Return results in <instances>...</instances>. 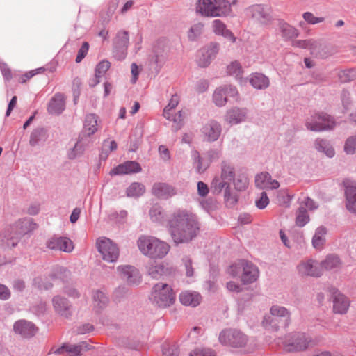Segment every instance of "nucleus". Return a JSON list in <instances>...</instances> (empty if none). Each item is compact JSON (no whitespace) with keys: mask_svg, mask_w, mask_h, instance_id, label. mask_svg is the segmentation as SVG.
I'll return each mask as SVG.
<instances>
[{"mask_svg":"<svg viewBox=\"0 0 356 356\" xmlns=\"http://www.w3.org/2000/svg\"><path fill=\"white\" fill-rule=\"evenodd\" d=\"M113 343L120 348H126L137 351L140 350L144 347L143 342L136 339V337L128 336L125 333L115 336L113 339Z\"/></svg>","mask_w":356,"mask_h":356,"instance_id":"obj_14","label":"nucleus"},{"mask_svg":"<svg viewBox=\"0 0 356 356\" xmlns=\"http://www.w3.org/2000/svg\"><path fill=\"white\" fill-rule=\"evenodd\" d=\"M196 10L204 17H221L230 11L227 0H198Z\"/></svg>","mask_w":356,"mask_h":356,"instance_id":"obj_4","label":"nucleus"},{"mask_svg":"<svg viewBox=\"0 0 356 356\" xmlns=\"http://www.w3.org/2000/svg\"><path fill=\"white\" fill-rule=\"evenodd\" d=\"M35 225L30 219H23L6 227L0 233V246L3 249L15 247L21 236L33 229Z\"/></svg>","mask_w":356,"mask_h":356,"instance_id":"obj_2","label":"nucleus"},{"mask_svg":"<svg viewBox=\"0 0 356 356\" xmlns=\"http://www.w3.org/2000/svg\"><path fill=\"white\" fill-rule=\"evenodd\" d=\"M92 299L94 302V309L97 313L101 312L108 304L109 299L105 293L100 290L93 292Z\"/></svg>","mask_w":356,"mask_h":356,"instance_id":"obj_36","label":"nucleus"},{"mask_svg":"<svg viewBox=\"0 0 356 356\" xmlns=\"http://www.w3.org/2000/svg\"><path fill=\"white\" fill-rule=\"evenodd\" d=\"M222 132L221 124L214 120L207 122L202 128V133L209 142L216 141Z\"/></svg>","mask_w":356,"mask_h":356,"instance_id":"obj_20","label":"nucleus"},{"mask_svg":"<svg viewBox=\"0 0 356 356\" xmlns=\"http://www.w3.org/2000/svg\"><path fill=\"white\" fill-rule=\"evenodd\" d=\"M326 232V228L323 226L316 229L315 234L312 238V244L316 249H321L323 248L325 242V235Z\"/></svg>","mask_w":356,"mask_h":356,"instance_id":"obj_44","label":"nucleus"},{"mask_svg":"<svg viewBox=\"0 0 356 356\" xmlns=\"http://www.w3.org/2000/svg\"><path fill=\"white\" fill-rule=\"evenodd\" d=\"M13 330L24 338H30L35 334L37 327L32 322L21 319L14 323Z\"/></svg>","mask_w":356,"mask_h":356,"instance_id":"obj_18","label":"nucleus"},{"mask_svg":"<svg viewBox=\"0 0 356 356\" xmlns=\"http://www.w3.org/2000/svg\"><path fill=\"white\" fill-rule=\"evenodd\" d=\"M310 220L307 209L300 206L296 211V225L299 227H304Z\"/></svg>","mask_w":356,"mask_h":356,"instance_id":"obj_46","label":"nucleus"},{"mask_svg":"<svg viewBox=\"0 0 356 356\" xmlns=\"http://www.w3.org/2000/svg\"><path fill=\"white\" fill-rule=\"evenodd\" d=\"M325 291L328 293L330 300H332L334 312L340 314H346L350 306L348 298L332 285L326 286Z\"/></svg>","mask_w":356,"mask_h":356,"instance_id":"obj_8","label":"nucleus"},{"mask_svg":"<svg viewBox=\"0 0 356 356\" xmlns=\"http://www.w3.org/2000/svg\"><path fill=\"white\" fill-rule=\"evenodd\" d=\"M248 15L261 24L268 25L273 21L272 10L268 5L255 4L248 8Z\"/></svg>","mask_w":356,"mask_h":356,"instance_id":"obj_11","label":"nucleus"},{"mask_svg":"<svg viewBox=\"0 0 356 356\" xmlns=\"http://www.w3.org/2000/svg\"><path fill=\"white\" fill-rule=\"evenodd\" d=\"M310 54L316 58H325L330 55L327 47L321 42L313 40L310 47Z\"/></svg>","mask_w":356,"mask_h":356,"instance_id":"obj_33","label":"nucleus"},{"mask_svg":"<svg viewBox=\"0 0 356 356\" xmlns=\"http://www.w3.org/2000/svg\"><path fill=\"white\" fill-rule=\"evenodd\" d=\"M168 230L176 244L188 243L200 232V223L195 215L186 210H178L168 220Z\"/></svg>","mask_w":356,"mask_h":356,"instance_id":"obj_1","label":"nucleus"},{"mask_svg":"<svg viewBox=\"0 0 356 356\" xmlns=\"http://www.w3.org/2000/svg\"><path fill=\"white\" fill-rule=\"evenodd\" d=\"M250 83L256 89L264 90L269 86V79L261 73L252 74L249 79Z\"/></svg>","mask_w":356,"mask_h":356,"instance_id":"obj_37","label":"nucleus"},{"mask_svg":"<svg viewBox=\"0 0 356 356\" xmlns=\"http://www.w3.org/2000/svg\"><path fill=\"white\" fill-rule=\"evenodd\" d=\"M227 72L231 75H235L237 78H241L243 68L238 61L232 62L227 67Z\"/></svg>","mask_w":356,"mask_h":356,"instance_id":"obj_59","label":"nucleus"},{"mask_svg":"<svg viewBox=\"0 0 356 356\" xmlns=\"http://www.w3.org/2000/svg\"><path fill=\"white\" fill-rule=\"evenodd\" d=\"M339 79L342 83L352 81L356 79V71L354 69L341 70L339 73Z\"/></svg>","mask_w":356,"mask_h":356,"instance_id":"obj_56","label":"nucleus"},{"mask_svg":"<svg viewBox=\"0 0 356 356\" xmlns=\"http://www.w3.org/2000/svg\"><path fill=\"white\" fill-rule=\"evenodd\" d=\"M187 115L186 111L181 110L175 115H174L172 120L174 122V124L172 126V130L173 131H177L181 129L184 126V119Z\"/></svg>","mask_w":356,"mask_h":356,"instance_id":"obj_53","label":"nucleus"},{"mask_svg":"<svg viewBox=\"0 0 356 356\" xmlns=\"http://www.w3.org/2000/svg\"><path fill=\"white\" fill-rule=\"evenodd\" d=\"M142 133L140 130L135 129L129 136L130 150L136 152L142 143Z\"/></svg>","mask_w":356,"mask_h":356,"instance_id":"obj_52","label":"nucleus"},{"mask_svg":"<svg viewBox=\"0 0 356 356\" xmlns=\"http://www.w3.org/2000/svg\"><path fill=\"white\" fill-rule=\"evenodd\" d=\"M154 62L161 68L167 59V53L163 44L158 43L154 48Z\"/></svg>","mask_w":356,"mask_h":356,"instance_id":"obj_42","label":"nucleus"},{"mask_svg":"<svg viewBox=\"0 0 356 356\" xmlns=\"http://www.w3.org/2000/svg\"><path fill=\"white\" fill-rule=\"evenodd\" d=\"M247 113L246 108L235 107L227 111L226 120L230 124H238L245 120Z\"/></svg>","mask_w":356,"mask_h":356,"instance_id":"obj_28","label":"nucleus"},{"mask_svg":"<svg viewBox=\"0 0 356 356\" xmlns=\"http://www.w3.org/2000/svg\"><path fill=\"white\" fill-rule=\"evenodd\" d=\"M345 187V206L351 213L356 215V184L349 180L343 181Z\"/></svg>","mask_w":356,"mask_h":356,"instance_id":"obj_15","label":"nucleus"},{"mask_svg":"<svg viewBox=\"0 0 356 356\" xmlns=\"http://www.w3.org/2000/svg\"><path fill=\"white\" fill-rule=\"evenodd\" d=\"M65 108V97L61 93H56L48 104L47 111L51 115H60Z\"/></svg>","mask_w":356,"mask_h":356,"instance_id":"obj_26","label":"nucleus"},{"mask_svg":"<svg viewBox=\"0 0 356 356\" xmlns=\"http://www.w3.org/2000/svg\"><path fill=\"white\" fill-rule=\"evenodd\" d=\"M149 275L154 279H159L164 276L175 274L176 269L168 263L152 261L146 266Z\"/></svg>","mask_w":356,"mask_h":356,"instance_id":"obj_12","label":"nucleus"},{"mask_svg":"<svg viewBox=\"0 0 356 356\" xmlns=\"http://www.w3.org/2000/svg\"><path fill=\"white\" fill-rule=\"evenodd\" d=\"M224 200L228 207H233L238 202V195L231 191V186L224 192Z\"/></svg>","mask_w":356,"mask_h":356,"instance_id":"obj_54","label":"nucleus"},{"mask_svg":"<svg viewBox=\"0 0 356 356\" xmlns=\"http://www.w3.org/2000/svg\"><path fill=\"white\" fill-rule=\"evenodd\" d=\"M232 181L235 189L238 191H245L249 184L248 178L243 175H238L236 179L234 178V181Z\"/></svg>","mask_w":356,"mask_h":356,"instance_id":"obj_55","label":"nucleus"},{"mask_svg":"<svg viewBox=\"0 0 356 356\" xmlns=\"http://www.w3.org/2000/svg\"><path fill=\"white\" fill-rule=\"evenodd\" d=\"M179 353V350L177 346L163 345V356H178Z\"/></svg>","mask_w":356,"mask_h":356,"instance_id":"obj_63","label":"nucleus"},{"mask_svg":"<svg viewBox=\"0 0 356 356\" xmlns=\"http://www.w3.org/2000/svg\"><path fill=\"white\" fill-rule=\"evenodd\" d=\"M129 42L128 31H121L116 34L113 42V56L116 60H122L126 58Z\"/></svg>","mask_w":356,"mask_h":356,"instance_id":"obj_10","label":"nucleus"},{"mask_svg":"<svg viewBox=\"0 0 356 356\" xmlns=\"http://www.w3.org/2000/svg\"><path fill=\"white\" fill-rule=\"evenodd\" d=\"M312 342V338L304 332H293L286 337L284 349L286 352H298L306 350Z\"/></svg>","mask_w":356,"mask_h":356,"instance_id":"obj_7","label":"nucleus"},{"mask_svg":"<svg viewBox=\"0 0 356 356\" xmlns=\"http://www.w3.org/2000/svg\"><path fill=\"white\" fill-rule=\"evenodd\" d=\"M298 270L302 275L318 277L322 275L320 262L314 259L302 261L298 266Z\"/></svg>","mask_w":356,"mask_h":356,"instance_id":"obj_16","label":"nucleus"},{"mask_svg":"<svg viewBox=\"0 0 356 356\" xmlns=\"http://www.w3.org/2000/svg\"><path fill=\"white\" fill-rule=\"evenodd\" d=\"M220 177L228 181L229 183L234 181L236 176L235 168L230 162L223 161L221 163Z\"/></svg>","mask_w":356,"mask_h":356,"instance_id":"obj_39","label":"nucleus"},{"mask_svg":"<svg viewBox=\"0 0 356 356\" xmlns=\"http://www.w3.org/2000/svg\"><path fill=\"white\" fill-rule=\"evenodd\" d=\"M121 277L129 284H138L140 282V276L138 270L133 266H120L117 268Z\"/></svg>","mask_w":356,"mask_h":356,"instance_id":"obj_22","label":"nucleus"},{"mask_svg":"<svg viewBox=\"0 0 356 356\" xmlns=\"http://www.w3.org/2000/svg\"><path fill=\"white\" fill-rule=\"evenodd\" d=\"M48 138L47 130L43 127H38L34 129L31 135L29 144L32 147L44 143Z\"/></svg>","mask_w":356,"mask_h":356,"instance_id":"obj_35","label":"nucleus"},{"mask_svg":"<svg viewBox=\"0 0 356 356\" xmlns=\"http://www.w3.org/2000/svg\"><path fill=\"white\" fill-rule=\"evenodd\" d=\"M110 67L111 63L108 60H102L97 64L95 72L103 78L106 72L109 70Z\"/></svg>","mask_w":356,"mask_h":356,"instance_id":"obj_61","label":"nucleus"},{"mask_svg":"<svg viewBox=\"0 0 356 356\" xmlns=\"http://www.w3.org/2000/svg\"><path fill=\"white\" fill-rule=\"evenodd\" d=\"M175 293L172 288L165 283H157L154 285L149 297L152 303L158 307L166 308L175 302Z\"/></svg>","mask_w":356,"mask_h":356,"instance_id":"obj_5","label":"nucleus"},{"mask_svg":"<svg viewBox=\"0 0 356 356\" xmlns=\"http://www.w3.org/2000/svg\"><path fill=\"white\" fill-rule=\"evenodd\" d=\"M194 158V165L198 173H203L209 166L208 161H204L200 156L197 151H195L193 154Z\"/></svg>","mask_w":356,"mask_h":356,"instance_id":"obj_49","label":"nucleus"},{"mask_svg":"<svg viewBox=\"0 0 356 356\" xmlns=\"http://www.w3.org/2000/svg\"><path fill=\"white\" fill-rule=\"evenodd\" d=\"M229 186L230 183L228 181L216 176L211 183L210 188L213 194L220 195L222 191L225 192Z\"/></svg>","mask_w":356,"mask_h":356,"instance_id":"obj_38","label":"nucleus"},{"mask_svg":"<svg viewBox=\"0 0 356 356\" xmlns=\"http://www.w3.org/2000/svg\"><path fill=\"white\" fill-rule=\"evenodd\" d=\"M215 352L211 348H195L190 353V356H215Z\"/></svg>","mask_w":356,"mask_h":356,"instance_id":"obj_64","label":"nucleus"},{"mask_svg":"<svg viewBox=\"0 0 356 356\" xmlns=\"http://www.w3.org/2000/svg\"><path fill=\"white\" fill-rule=\"evenodd\" d=\"M314 122H306L305 126L308 130L312 131H323L332 130L336 122L334 118L326 113H318L314 117Z\"/></svg>","mask_w":356,"mask_h":356,"instance_id":"obj_9","label":"nucleus"},{"mask_svg":"<svg viewBox=\"0 0 356 356\" xmlns=\"http://www.w3.org/2000/svg\"><path fill=\"white\" fill-rule=\"evenodd\" d=\"M213 32L216 35H222L232 42H235L236 37L230 30L227 29L226 25L220 19H216L213 22Z\"/></svg>","mask_w":356,"mask_h":356,"instance_id":"obj_30","label":"nucleus"},{"mask_svg":"<svg viewBox=\"0 0 356 356\" xmlns=\"http://www.w3.org/2000/svg\"><path fill=\"white\" fill-rule=\"evenodd\" d=\"M149 214L152 221L162 223L165 221L166 213L161 206L158 204H154L149 211Z\"/></svg>","mask_w":356,"mask_h":356,"instance_id":"obj_43","label":"nucleus"},{"mask_svg":"<svg viewBox=\"0 0 356 356\" xmlns=\"http://www.w3.org/2000/svg\"><path fill=\"white\" fill-rule=\"evenodd\" d=\"M54 309L59 315L69 318L72 314V305L67 299L61 296H55L52 299Z\"/></svg>","mask_w":356,"mask_h":356,"instance_id":"obj_23","label":"nucleus"},{"mask_svg":"<svg viewBox=\"0 0 356 356\" xmlns=\"http://www.w3.org/2000/svg\"><path fill=\"white\" fill-rule=\"evenodd\" d=\"M204 24L201 22L193 24L188 31V38L190 41H196L203 32Z\"/></svg>","mask_w":356,"mask_h":356,"instance_id":"obj_50","label":"nucleus"},{"mask_svg":"<svg viewBox=\"0 0 356 356\" xmlns=\"http://www.w3.org/2000/svg\"><path fill=\"white\" fill-rule=\"evenodd\" d=\"M45 246L51 250L61 251L66 253L72 252L74 248V243L70 238L56 236L48 238L45 243Z\"/></svg>","mask_w":356,"mask_h":356,"instance_id":"obj_13","label":"nucleus"},{"mask_svg":"<svg viewBox=\"0 0 356 356\" xmlns=\"http://www.w3.org/2000/svg\"><path fill=\"white\" fill-rule=\"evenodd\" d=\"M279 27L282 36L285 40H292L299 35L298 31L295 27L283 21L280 22Z\"/></svg>","mask_w":356,"mask_h":356,"instance_id":"obj_40","label":"nucleus"},{"mask_svg":"<svg viewBox=\"0 0 356 356\" xmlns=\"http://www.w3.org/2000/svg\"><path fill=\"white\" fill-rule=\"evenodd\" d=\"M270 314L282 320V326H289L291 323V313L282 306L273 305L270 309Z\"/></svg>","mask_w":356,"mask_h":356,"instance_id":"obj_29","label":"nucleus"},{"mask_svg":"<svg viewBox=\"0 0 356 356\" xmlns=\"http://www.w3.org/2000/svg\"><path fill=\"white\" fill-rule=\"evenodd\" d=\"M138 246L140 252L153 259L164 257L170 250V245L156 238L142 236L138 240Z\"/></svg>","mask_w":356,"mask_h":356,"instance_id":"obj_3","label":"nucleus"},{"mask_svg":"<svg viewBox=\"0 0 356 356\" xmlns=\"http://www.w3.org/2000/svg\"><path fill=\"white\" fill-rule=\"evenodd\" d=\"M213 101L218 106H223L227 103L226 91L222 87L216 89L213 95Z\"/></svg>","mask_w":356,"mask_h":356,"instance_id":"obj_51","label":"nucleus"},{"mask_svg":"<svg viewBox=\"0 0 356 356\" xmlns=\"http://www.w3.org/2000/svg\"><path fill=\"white\" fill-rule=\"evenodd\" d=\"M282 320L278 318L276 316H273L270 314V316H266L264 317L262 324L266 330L270 332H276L279 330L280 327H286L287 326H282Z\"/></svg>","mask_w":356,"mask_h":356,"instance_id":"obj_41","label":"nucleus"},{"mask_svg":"<svg viewBox=\"0 0 356 356\" xmlns=\"http://www.w3.org/2000/svg\"><path fill=\"white\" fill-rule=\"evenodd\" d=\"M322 273L324 270H337L341 266V261L339 256L334 254H328L324 260L320 262Z\"/></svg>","mask_w":356,"mask_h":356,"instance_id":"obj_34","label":"nucleus"},{"mask_svg":"<svg viewBox=\"0 0 356 356\" xmlns=\"http://www.w3.org/2000/svg\"><path fill=\"white\" fill-rule=\"evenodd\" d=\"M241 280L243 284H248L254 282L259 277L258 268L251 261L243 259Z\"/></svg>","mask_w":356,"mask_h":356,"instance_id":"obj_17","label":"nucleus"},{"mask_svg":"<svg viewBox=\"0 0 356 356\" xmlns=\"http://www.w3.org/2000/svg\"><path fill=\"white\" fill-rule=\"evenodd\" d=\"M242 264H243V259L232 264L229 268V273L234 277L241 276L243 270Z\"/></svg>","mask_w":356,"mask_h":356,"instance_id":"obj_62","label":"nucleus"},{"mask_svg":"<svg viewBox=\"0 0 356 356\" xmlns=\"http://www.w3.org/2000/svg\"><path fill=\"white\" fill-rule=\"evenodd\" d=\"M201 300V296L196 292L185 291L179 295L181 303L186 306L195 307L200 305Z\"/></svg>","mask_w":356,"mask_h":356,"instance_id":"obj_31","label":"nucleus"},{"mask_svg":"<svg viewBox=\"0 0 356 356\" xmlns=\"http://www.w3.org/2000/svg\"><path fill=\"white\" fill-rule=\"evenodd\" d=\"M218 339L222 345L239 348L247 344L248 337L241 330L228 328L220 332Z\"/></svg>","mask_w":356,"mask_h":356,"instance_id":"obj_6","label":"nucleus"},{"mask_svg":"<svg viewBox=\"0 0 356 356\" xmlns=\"http://www.w3.org/2000/svg\"><path fill=\"white\" fill-rule=\"evenodd\" d=\"M145 192V187L142 183L134 182L127 188L126 193L128 197H139Z\"/></svg>","mask_w":356,"mask_h":356,"instance_id":"obj_45","label":"nucleus"},{"mask_svg":"<svg viewBox=\"0 0 356 356\" xmlns=\"http://www.w3.org/2000/svg\"><path fill=\"white\" fill-rule=\"evenodd\" d=\"M142 171L140 165L135 161H127L113 169V175H127Z\"/></svg>","mask_w":356,"mask_h":356,"instance_id":"obj_25","label":"nucleus"},{"mask_svg":"<svg viewBox=\"0 0 356 356\" xmlns=\"http://www.w3.org/2000/svg\"><path fill=\"white\" fill-rule=\"evenodd\" d=\"M220 49V45L218 42H211L207 47L202 48V52H205L207 57H210L212 60H213L217 54L218 53Z\"/></svg>","mask_w":356,"mask_h":356,"instance_id":"obj_57","label":"nucleus"},{"mask_svg":"<svg viewBox=\"0 0 356 356\" xmlns=\"http://www.w3.org/2000/svg\"><path fill=\"white\" fill-rule=\"evenodd\" d=\"M271 180V175L267 172H261L255 177V186L257 188L265 189L269 187V181Z\"/></svg>","mask_w":356,"mask_h":356,"instance_id":"obj_47","label":"nucleus"},{"mask_svg":"<svg viewBox=\"0 0 356 356\" xmlns=\"http://www.w3.org/2000/svg\"><path fill=\"white\" fill-rule=\"evenodd\" d=\"M88 349L86 342L79 344L63 343L60 347L56 348L54 353L56 355H63L68 356H79L83 350Z\"/></svg>","mask_w":356,"mask_h":356,"instance_id":"obj_21","label":"nucleus"},{"mask_svg":"<svg viewBox=\"0 0 356 356\" xmlns=\"http://www.w3.org/2000/svg\"><path fill=\"white\" fill-rule=\"evenodd\" d=\"M152 192L159 199L168 200L177 194V189L169 184L156 182L154 184Z\"/></svg>","mask_w":356,"mask_h":356,"instance_id":"obj_19","label":"nucleus"},{"mask_svg":"<svg viewBox=\"0 0 356 356\" xmlns=\"http://www.w3.org/2000/svg\"><path fill=\"white\" fill-rule=\"evenodd\" d=\"M344 151L347 154H354L356 152V136H351L346 139Z\"/></svg>","mask_w":356,"mask_h":356,"instance_id":"obj_60","label":"nucleus"},{"mask_svg":"<svg viewBox=\"0 0 356 356\" xmlns=\"http://www.w3.org/2000/svg\"><path fill=\"white\" fill-rule=\"evenodd\" d=\"M95 246L102 259L111 263V240L100 236L97 238Z\"/></svg>","mask_w":356,"mask_h":356,"instance_id":"obj_24","label":"nucleus"},{"mask_svg":"<svg viewBox=\"0 0 356 356\" xmlns=\"http://www.w3.org/2000/svg\"><path fill=\"white\" fill-rule=\"evenodd\" d=\"M50 277L52 280L59 279L63 282H66L70 277V271L65 267L56 266Z\"/></svg>","mask_w":356,"mask_h":356,"instance_id":"obj_48","label":"nucleus"},{"mask_svg":"<svg viewBox=\"0 0 356 356\" xmlns=\"http://www.w3.org/2000/svg\"><path fill=\"white\" fill-rule=\"evenodd\" d=\"M202 208L207 212L215 211L218 207L217 200L213 197H208L200 201Z\"/></svg>","mask_w":356,"mask_h":356,"instance_id":"obj_58","label":"nucleus"},{"mask_svg":"<svg viewBox=\"0 0 356 356\" xmlns=\"http://www.w3.org/2000/svg\"><path fill=\"white\" fill-rule=\"evenodd\" d=\"M97 116L95 114L86 115L83 123V129L80 134L81 137L90 138L97 130Z\"/></svg>","mask_w":356,"mask_h":356,"instance_id":"obj_27","label":"nucleus"},{"mask_svg":"<svg viewBox=\"0 0 356 356\" xmlns=\"http://www.w3.org/2000/svg\"><path fill=\"white\" fill-rule=\"evenodd\" d=\"M90 143V139L86 138H82L79 135V140L75 144L74 147L70 149L68 152V157L70 159H74L80 156L85 150V147L89 145Z\"/></svg>","mask_w":356,"mask_h":356,"instance_id":"obj_32","label":"nucleus"}]
</instances>
